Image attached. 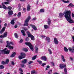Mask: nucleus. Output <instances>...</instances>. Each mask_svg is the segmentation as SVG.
Listing matches in <instances>:
<instances>
[{
	"label": "nucleus",
	"instance_id": "obj_9",
	"mask_svg": "<svg viewBox=\"0 0 74 74\" xmlns=\"http://www.w3.org/2000/svg\"><path fill=\"white\" fill-rule=\"evenodd\" d=\"M54 42L55 44L57 45L59 42L58 41V39H57L56 38H55L54 39Z\"/></svg>",
	"mask_w": 74,
	"mask_h": 74
},
{
	"label": "nucleus",
	"instance_id": "obj_45",
	"mask_svg": "<svg viewBox=\"0 0 74 74\" xmlns=\"http://www.w3.org/2000/svg\"><path fill=\"white\" fill-rule=\"evenodd\" d=\"M45 65H46V63H43L41 65L42 66L44 67Z\"/></svg>",
	"mask_w": 74,
	"mask_h": 74
},
{
	"label": "nucleus",
	"instance_id": "obj_52",
	"mask_svg": "<svg viewBox=\"0 0 74 74\" xmlns=\"http://www.w3.org/2000/svg\"><path fill=\"white\" fill-rule=\"evenodd\" d=\"M12 65H15V63L14 62V61H12Z\"/></svg>",
	"mask_w": 74,
	"mask_h": 74
},
{
	"label": "nucleus",
	"instance_id": "obj_1",
	"mask_svg": "<svg viewBox=\"0 0 74 74\" xmlns=\"http://www.w3.org/2000/svg\"><path fill=\"white\" fill-rule=\"evenodd\" d=\"M64 14V16L69 23H74V21L73 20V19H71V11L70 10L64 12V13L62 12L60 13L59 14V18H62Z\"/></svg>",
	"mask_w": 74,
	"mask_h": 74
},
{
	"label": "nucleus",
	"instance_id": "obj_18",
	"mask_svg": "<svg viewBox=\"0 0 74 74\" xmlns=\"http://www.w3.org/2000/svg\"><path fill=\"white\" fill-rule=\"evenodd\" d=\"M27 60L26 59H25L23 60L22 62V63L23 64H25V63H26V62H27Z\"/></svg>",
	"mask_w": 74,
	"mask_h": 74
},
{
	"label": "nucleus",
	"instance_id": "obj_28",
	"mask_svg": "<svg viewBox=\"0 0 74 74\" xmlns=\"http://www.w3.org/2000/svg\"><path fill=\"white\" fill-rule=\"evenodd\" d=\"M64 50L65 52H68V49L66 47H64Z\"/></svg>",
	"mask_w": 74,
	"mask_h": 74
},
{
	"label": "nucleus",
	"instance_id": "obj_30",
	"mask_svg": "<svg viewBox=\"0 0 74 74\" xmlns=\"http://www.w3.org/2000/svg\"><path fill=\"white\" fill-rule=\"evenodd\" d=\"M62 1H63L64 3H69V1H66L64 0H62Z\"/></svg>",
	"mask_w": 74,
	"mask_h": 74
},
{
	"label": "nucleus",
	"instance_id": "obj_13",
	"mask_svg": "<svg viewBox=\"0 0 74 74\" xmlns=\"http://www.w3.org/2000/svg\"><path fill=\"white\" fill-rule=\"evenodd\" d=\"M45 40L46 41H48V42H51V40H50V38L49 37L47 36Z\"/></svg>",
	"mask_w": 74,
	"mask_h": 74
},
{
	"label": "nucleus",
	"instance_id": "obj_61",
	"mask_svg": "<svg viewBox=\"0 0 74 74\" xmlns=\"http://www.w3.org/2000/svg\"><path fill=\"white\" fill-rule=\"evenodd\" d=\"M41 37H42V38H44L45 37V36H41Z\"/></svg>",
	"mask_w": 74,
	"mask_h": 74
},
{
	"label": "nucleus",
	"instance_id": "obj_16",
	"mask_svg": "<svg viewBox=\"0 0 74 74\" xmlns=\"http://www.w3.org/2000/svg\"><path fill=\"white\" fill-rule=\"evenodd\" d=\"M29 37H31V40H33L34 41L35 40V39L34 38V36L32 35H31V36Z\"/></svg>",
	"mask_w": 74,
	"mask_h": 74
},
{
	"label": "nucleus",
	"instance_id": "obj_15",
	"mask_svg": "<svg viewBox=\"0 0 74 74\" xmlns=\"http://www.w3.org/2000/svg\"><path fill=\"white\" fill-rule=\"evenodd\" d=\"M8 14L9 15H12L13 14V11L12 10H10L8 12Z\"/></svg>",
	"mask_w": 74,
	"mask_h": 74
},
{
	"label": "nucleus",
	"instance_id": "obj_19",
	"mask_svg": "<svg viewBox=\"0 0 74 74\" xmlns=\"http://www.w3.org/2000/svg\"><path fill=\"white\" fill-rule=\"evenodd\" d=\"M21 33H22V34L24 36H26V34H25V32L24 31V30H22L21 31Z\"/></svg>",
	"mask_w": 74,
	"mask_h": 74
},
{
	"label": "nucleus",
	"instance_id": "obj_47",
	"mask_svg": "<svg viewBox=\"0 0 74 74\" xmlns=\"http://www.w3.org/2000/svg\"><path fill=\"white\" fill-rule=\"evenodd\" d=\"M10 45L11 44L12 45H14V43H13V42H10Z\"/></svg>",
	"mask_w": 74,
	"mask_h": 74
},
{
	"label": "nucleus",
	"instance_id": "obj_2",
	"mask_svg": "<svg viewBox=\"0 0 74 74\" xmlns=\"http://www.w3.org/2000/svg\"><path fill=\"white\" fill-rule=\"evenodd\" d=\"M25 44L29 46L30 49L32 50V51H34V47L32 45L31 43L29 42H26L25 43Z\"/></svg>",
	"mask_w": 74,
	"mask_h": 74
},
{
	"label": "nucleus",
	"instance_id": "obj_57",
	"mask_svg": "<svg viewBox=\"0 0 74 74\" xmlns=\"http://www.w3.org/2000/svg\"><path fill=\"white\" fill-rule=\"evenodd\" d=\"M36 19V18H34L32 19V20H33V21H35Z\"/></svg>",
	"mask_w": 74,
	"mask_h": 74
},
{
	"label": "nucleus",
	"instance_id": "obj_60",
	"mask_svg": "<svg viewBox=\"0 0 74 74\" xmlns=\"http://www.w3.org/2000/svg\"><path fill=\"white\" fill-rule=\"evenodd\" d=\"M21 67H24V66H25V64H22L21 65Z\"/></svg>",
	"mask_w": 74,
	"mask_h": 74
},
{
	"label": "nucleus",
	"instance_id": "obj_6",
	"mask_svg": "<svg viewBox=\"0 0 74 74\" xmlns=\"http://www.w3.org/2000/svg\"><path fill=\"white\" fill-rule=\"evenodd\" d=\"M59 67L61 69H62L66 67V65L63 64H60Z\"/></svg>",
	"mask_w": 74,
	"mask_h": 74
},
{
	"label": "nucleus",
	"instance_id": "obj_44",
	"mask_svg": "<svg viewBox=\"0 0 74 74\" xmlns=\"http://www.w3.org/2000/svg\"><path fill=\"white\" fill-rule=\"evenodd\" d=\"M1 64H6L5 63V62H4V61H2Z\"/></svg>",
	"mask_w": 74,
	"mask_h": 74
},
{
	"label": "nucleus",
	"instance_id": "obj_10",
	"mask_svg": "<svg viewBox=\"0 0 74 74\" xmlns=\"http://www.w3.org/2000/svg\"><path fill=\"white\" fill-rule=\"evenodd\" d=\"M31 7V6L30 5H28L27 6V11H29L30 10V8Z\"/></svg>",
	"mask_w": 74,
	"mask_h": 74
},
{
	"label": "nucleus",
	"instance_id": "obj_5",
	"mask_svg": "<svg viewBox=\"0 0 74 74\" xmlns=\"http://www.w3.org/2000/svg\"><path fill=\"white\" fill-rule=\"evenodd\" d=\"M21 56H18V58L20 60L22 59H23V58H25L26 56V54L25 53H21Z\"/></svg>",
	"mask_w": 74,
	"mask_h": 74
},
{
	"label": "nucleus",
	"instance_id": "obj_34",
	"mask_svg": "<svg viewBox=\"0 0 74 74\" xmlns=\"http://www.w3.org/2000/svg\"><path fill=\"white\" fill-rule=\"evenodd\" d=\"M21 16V12H18L17 15V16L18 17H19V16Z\"/></svg>",
	"mask_w": 74,
	"mask_h": 74
},
{
	"label": "nucleus",
	"instance_id": "obj_39",
	"mask_svg": "<svg viewBox=\"0 0 74 74\" xmlns=\"http://www.w3.org/2000/svg\"><path fill=\"white\" fill-rule=\"evenodd\" d=\"M12 8L11 6H8V10H12Z\"/></svg>",
	"mask_w": 74,
	"mask_h": 74
},
{
	"label": "nucleus",
	"instance_id": "obj_51",
	"mask_svg": "<svg viewBox=\"0 0 74 74\" xmlns=\"http://www.w3.org/2000/svg\"><path fill=\"white\" fill-rule=\"evenodd\" d=\"M4 4H9V3L7 2H4Z\"/></svg>",
	"mask_w": 74,
	"mask_h": 74
},
{
	"label": "nucleus",
	"instance_id": "obj_23",
	"mask_svg": "<svg viewBox=\"0 0 74 74\" xmlns=\"http://www.w3.org/2000/svg\"><path fill=\"white\" fill-rule=\"evenodd\" d=\"M27 34L28 35V37H30V36L32 35V34H30V33L28 31H27Z\"/></svg>",
	"mask_w": 74,
	"mask_h": 74
},
{
	"label": "nucleus",
	"instance_id": "obj_11",
	"mask_svg": "<svg viewBox=\"0 0 74 74\" xmlns=\"http://www.w3.org/2000/svg\"><path fill=\"white\" fill-rule=\"evenodd\" d=\"M5 27H3L1 31H0V34H2L5 31Z\"/></svg>",
	"mask_w": 74,
	"mask_h": 74
},
{
	"label": "nucleus",
	"instance_id": "obj_55",
	"mask_svg": "<svg viewBox=\"0 0 74 74\" xmlns=\"http://www.w3.org/2000/svg\"><path fill=\"white\" fill-rule=\"evenodd\" d=\"M23 42V40L22 39H21L19 42L20 43H22V42Z\"/></svg>",
	"mask_w": 74,
	"mask_h": 74
},
{
	"label": "nucleus",
	"instance_id": "obj_7",
	"mask_svg": "<svg viewBox=\"0 0 74 74\" xmlns=\"http://www.w3.org/2000/svg\"><path fill=\"white\" fill-rule=\"evenodd\" d=\"M68 49L69 51H71V52L72 53H73L74 52V46H73L72 47V49L71 47H69L68 48Z\"/></svg>",
	"mask_w": 74,
	"mask_h": 74
},
{
	"label": "nucleus",
	"instance_id": "obj_62",
	"mask_svg": "<svg viewBox=\"0 0 74 74\" xmlns=\"http://www.w3.org/2000/svg\"><path fill=\"white\" fill-rule=\"evenodd\" d=\"M35 53H38V50H35Z\"/></svg>",
	"mask_w": 74,
	"mask_h": 74
},
{
	"label": "nucleus",
	"instance_id": "obj_26",
	"mask_svg": "<svg viewBox=\"0 0 74 74\" xmlns=\"http://www.w3.org/2000/svg\"><path fill=\"white\" fill-rule=\"evenodd\" d=\"M49 52V53L50 55H52V51L50 49H48Z\"/></svg>",
	"mask_w": 74,
	"mask_h": 74
},
{
	"label": "nucleus",
	"instance_id": "obj_25",
	"mask_svg": "<svg viewBox=\"0 0 74 74\" xmlns=\"http://www.w3.org/2000/svg\"><path fill=\"white\" fill-rule=\"evenodd\" d=\"M74 5L73 4V3H71L69 5H68V7H74Z\"/></svg>",
	"mask_w": 74,
	"mask_h": 74
},
{
	"label": "nucleus",
	"instance_id": "obj_56",
	"mask_svg": "<svg viewBox=\"0 0 74 74\" xmlns=\"http://www.w3.org/2000/svg\"><path fill=\"white\" fill-rule=\"evenodd\" d=\"M16 18H13L12 21H16Z\"/></svg>",
	"mask_w": 74,
	"mask_h": 74
},
{
	"label": "nucleus",
	"instance_id": "obj_8",
	"mask_svg": "<svg viewBox=\"0 0 74 74\" xmlns=\"http://www.w3.org/2000/svg\"><path fill=\"white\" fill-rule=\"evenodd\" d=\"M41 59L42 60H44V61H47V57H46L45 56H42V57H41Z\"/></svg>",
	"mask_w": 74,
	"mask_h": 74
},
{
	"label": "nucleus",
	"instance_id": "obj_64",
	"mask_svg": "<svg viewBox=\"0 0 74 74\" xmlns=\"http://www.w3.org/2000/svg\"><path fill=\"white\" fill-rule=\"evenodd\" d=\"M72 17H74V14L73 13L72 14Z\"/></svg>",
	"mask_w": 74,
	"mask_h": 74
},
{
	"label": "nucleus",
	"instance_id": "obj_63",
	"mask_svg": "<svg viewBox=\"0 0 74 74\" xmlns=\"http://www.w3.org/2000/svg\"><path fill=\"white\" fill-rule=\"evenodd\" d=\"M13 16H16V14H14L13 15Z\"/></svg>",
	"mask_w": 74,
	"mask_h": 74
},
{
	"label": "nucleus",
	"instance_id": "obj_41",
	"mask_svg": "<svg viewBox=\"0 0 74 74\" xmlns=\"http://www.w3.org/2000/svg\"><path fill=\"white\" fill-rule=\"evenodd\" d=\"M2 8H3V9H6L7 7H6V6L4 5H3Z\"/></svg>",
	"mask_w": 74,
	"mask_h": 74
},
{
	"label": "nucleus",
	"instance_id": "obj_43",
	"mask_svg": "<svg viewBox=\"0 0 74 74\" xmlns=\"http://www.w3.org/2000/svg\"><path fill=\"white\" fill-rule=\"evenodd\" d=\"M19 70L21 71V73H22V72H23V70L21 68H20L19 69Z\"/></svg>",
	"mask_w": 74,
	"mask_h": 74
},
{
	"label": "nucleus",
	"instance_id": "obj_32",
	"mask_svg": "<svg viewBox=\"0 0 74 74\" xmlns=\"http://www.w3.org/2000/svg\"><path fill=\"white\" fill-rule=\"evenodd\" d=\"M37 58V56H35L32 59V60H35V59H36Z\"/></svg>",
	"mask_w": 74,
	"mask_h": 74
},
{
	"label": "nucleus",
	"instance_id": "obj_53",
	"mask_svg": "<svg viewBox=\"0 0 74 74\" xmlns=\"http://www.w3.org/2000/svg\"><path fill=\"white\" fill-rule=\"evenodd\" d=\"M23 11H24V12H26V9H25V8H24L23 9Z\"/></svg>",
	"mask_w": 74,
	"mask_h": 74
},
{
	"label": "nucleus",
	"instance_id": "obj_40",
	"mask_svg": "<svg viewBox=\"0 0 74 74\" xmlns=\"http://www.w3.org/2000/svg\"><path fill=\"white\" fill-rule=\"evenodd\" d=\"M40 12H44V9H40Z\"/></svg>",
	"mask_w": 74,
	"mask_h": 74
},
{
	"label": "nucleus",
	"instance_id": "obj_24",
	"mask_svg": "<svg viewBox=\"0 0 74 74\" xmlns=\"http://www.w3.org/2000/svg\"><path fill=\"white\" fill-rule=\"evenodd\" d=\"M61 59H62V61H63L64 62H65V59H64V56L63 55L61 56Z\"/></svg>",
	"mask_w": 74,
	"mask_h": 74
},
{
	"label": "nucleus",
	"instance_id": "obj_31",
	"mask_svg": "<svg viewBox=\"0 0 74 74\" xmlns=\"http://www.w3.org/2000/svg\"><path fill=\"white\" fill-rule=\"evenodd\" d=\"M44 27L45 29H48V26L47 25H44Z\"/></svg>",
	"mask_w": 74,
	"mask_h": 74
},
{
	"label": "nucleus",
	"instance_id": "obj_54",
	"mask_svg": "<svg viewBox=\"0 0 74 74\" xmlns=\"http://www.w3.org/2000/svg\"><path fill=\"white\" fill-rule=\"evenodd\" d=\"M7 23H5V24L4 25V26H5V27H5H5H7Z\"/></svg>",
	"mask_w": 74,
	"mask_h": 74
},
{
	"label": "nucleus",
	"instance_id": "obj_3",
	"mask_svg": "<svg viewBox=\"0 0 74 74\" xmlns=\"http://www.w3.org/2000/svg\"><path fill=\"white\" fill-rule=\"evenodd\" d=\"M31 19L30 16H28V17L25 21V23L24 24V26H28V22L30 21V19Z\"/></svg>",
	"mask_w": 74,
	"mask_h": 74
},
{
	"label": "nucleus",
	"instance_id": "obj_21",
	"mask_svg": "<svg viewBox=\"0 0 74 74\" xmlns=\"http://www.w3.org/2000/svg\"><path fill=\"white\" fill-rule=\"evenodd\" d=\"M15 55H16V53L14 52L12 53V54L11 55L10 57H11V58H13V57H14V56H15Z\"/></svg>",
	"mask_w": 74,
	"mask_h": 74
},
{
	"label": "nucleus",
	"instance_id": "obj_50",
	"mask_svg": "<svg viewBox=\"0 0 74 74\" xmlns=\"http://www.w3.org/2000/svg\"><path fill=\"white\" fill-rule=\"evenodd\" d=\"M0 37V38H4V37L3 36H3L2 35H1Z\"/></svg>",
	"mask_w": 74,
	"mask_h": 74
},
{
	"label": "nucleus",
	"instance_id": "obj_17",
	"mask_svg": "<svg viewBox=\"0 0 74 74\" xmlns=\"http://www.w3.org/2000/svg\"><path fill=\"white\" fill-rule=\"evenodd\" d=\"M7 50V48H5V49L3 50H0V54H1V53H3V52H4V51H6Z\"/></svg>",
	"mask_w": 74,
	"mask_h": 74
},
{
	"label": "nucleus",
	"instance_id": "obj_22",
	"mask_svg": "<svg viewBox=\"0 0 74 74\" xmlns=\"http://www.w3.org/2000/svg\"><path fill=\"white\" fill-rule=\"evenodd\" d=\"M7 34H8V33L7 32H5L3 34V37H7Z\"/></svg>",
	"mask_w": 74,
	"mask_h": 74
},
{
	"label": "nucleus",
	"instance_id": "obj_37",
	"mask_svg": "<svg viewBox=\"0 0 74 74\" xmlns=\"http://www.w3.org/2000/svg\"><path fill=\"white\" fill-rule=\"evenodd\" d=\"M4 68V67L3 65H1L0 66V69H3Z\"/></svg>",
	"mask_w": 74,
	"mask_h": 74
},
{
	"label": "nucleus",
	"instance_id": "obj_35",
	"mask_svg": "<svg viewBox=\"0 0 74 74\" xmlns=\"http://www.w3.org/2000/svg\"><path fill=\"white\" fill-rule=\"evenodd\" d=\"M14 36L15 38H18V34H16V33H15L14 34Z\"/></svg>",
	"mask_w": 74,
	"mask_h": 74
},
{
	"label": "nucleus",
	"instance_id": "obj_29",
	"mask_svg": "<svg viewBox=\"0 0 74 74\" xmlns=\"http://www.w3.org/2000/svg\"><path fill=\"white\" fill-rule=\"evenodd\" d=\"M37 62H38L40 64H41L42 63V62L41 61H40V60H37Z\"/></svg>",
	"mask_w": 74,
	"mask_h": 74
},
{
	"label": "nucleus",
	"instance_id": "obj_49",
	"mask_svg": "<svg viewBox=\"0 0 74 74\" xmlns=\"http://www.w3.org/2000/svg\"><path fill=\"white\" fill-rule=\"evenodd\" d=\"M35 50L38 51V48L37 47H36L35 48Z\"/></svg>",
	"mask_w": 74,
	"mask_h": 74
},
{
	"label": "nucleus",
	"instance_id": "obj_59",
	"mask_svg": "<svg viewBox=\"0 0 74 74\" xmlns=\"http://www.w3.org/2000/svg\"><path fill=\"white\" fill-rule=\"evenodd\" d=\"M49 67H50V66H49V65H48L47 66V69H49Z\"/></svg>",
	"mask_w": 74,
	"mask_h": 74
},
{
	"label": "nucleus",
	"instance_id": "obj_46",
	"mask_svg": "<svg viewBox=\"0 0 74 74\" xmlns=\"http://www.w3.org/2000/svg\"><path fill=\"white\" fill-rule=\"evenodd\" d=\"M29 38H28V37L26 38V39H25V41H29Z\"/></svg>",
	"mask_w": 74,
	"mask_h": 74
},
{
	"label": "nucleus",
	"instance_id": "obj_36",
	"mask_svg": "<svg viewBox=\"0 0 74 74\" xmlns=\"http://www.w3.org/2000/svg\"><path fill=\"white\" fill-rule=\"evenodd\" d=\"M64 71L65 74H67V68H65V69H64Z\"/></svg>",
	"mask_w": 74,
	"mask_h": 74
},
{
	"label": "nucleus",
	"instance_id": "obj_58",
	"mask_svg": "<svg viewBox=\"0 0 74 74\" xmlns=\"http://www.w3.org/2000/svg\"><path fill=\"white\" fill-rule=\"evenodd\" d=\"M72 38L73 39V41L74 42V36H73L72 37Z\"/></svg>",
	"mask_w": 74,
	"mask_h": 74
},
{
	"label": "nucleus",
	"instance_id": "obj_20",
	"mask_svg": "<svg viewBox=\"0 0 74 74\" xmlns=\"http://www.w3.org/2000/svg\"><path fill=\"white\" fill-rule=\"evenodd\" d=\"M51 20L50 19V18H48L47 22L48 25H49L51 24Z\"/></svg>",
	"mask_w": 74,
	"mask_h": 74
},
{
	"label": "nucleus",
	"instance_id": "obj_38",
	"mask_svg": "<svg viewBox=\"0 0 74 74\" xmlns=\"http://www.w3.org/2000/svg\"><path fill=\"white\" fill-rule=\"evenodd\" d=\"M23 50L25 52H27L28 51V49L26 48H24Z\"/></svg>",
	"mask_w": 74,
	"mask_h": 74
},
{
	"label": "nucleus",
	"instance_id": "obj_27",
	"mask_svg": "<svg viewBox=\"0 0 74 74\" xmlns=\"http://www.w3.org/2000/svg\"><path fill=\"white\" fill-rule=\"evenodd\" d=\"M10 23L12 24V25H14L15 23V22H14V20H12L11 22Z\"/></svg>",
	"mask_w": 74,
	"mask_h": 74
},
{
	"label": "nucleus",
	"instance_id": "obj_12",
	"mask_svg": "<svg viewBox=\"0 0 74 74\" xmlns=\"http://www.w3.org/2000/svg\"><path fill=\"white\" fill-rule=\"evenodd\" d=\"M30 26H32V28L34 29V30H37V27L34 25H33L32 24H31L30 25Z\"/></svg>",
	"mask_w": 74,
	"mask_h": 74
},
{
	"label": "nucleus",
	"instance_id": "obj_48",
	"mask_svg": "<svg viewBox=\"0 0 74 74\" xmlns=\"http://www.w3.org/2000/svg\"><path fill=\"white\" fill-rule=\"evenodd\" d=\"M32 63H33V61H30L28 62V63H29V64H32Z\"/></svg>",
	"mask_w": 74,
	"mask_h": 74
},
{
	"label": "nucleus",
	"instance_id": "obj_33",
	"mask_svg": "<svg viewBox=\"0 0 74 74\" xmlns=\"http://www.w3.org/2000/svg\"><path fill=\"white\" fill-rule=\"evenodd\" d=\"M8 62H9V59H7L6 60V61L5 62L6 64H8Z\"/></svg>",
	"mask_w": 74,
	"mask_h": 74
},
{
	"label": "nucleus",
	"instance_id": "obj_42",
	"mask_svg": "<svg viewBox=\"0 0 74 74\" xmlns=\"http://www.w3.org/2000/svg\"><path fill=\"white\" fill-rule=\"evenodd\" d=\"M35 73H36V72L35 71H31L32 74H35Z\"/></svg>",
	"mask_w": 74,
	"mask_h": 74
},
{
	"label": "nucleus",
	"instance_id": "obj_14",
	"mask_svg": "<svg viewBox=\"0 0 74 74\" xmlns=\"http://www.w3.org/2000/svg\"><path fill=\"white\" fill-rule=\"evenodd\" d=\"M10 50H7L6 51H4L3 53L4 54H6L8 55V54H9V53H10Z\"/></svg>",
	"mask_w": 74,
	"mask_h": 74
},
{
	"label": "nucleus",
	"instance_id": "obj_4",
	"mask_svg": "<svg viewBox=\"0 0 74 74\" xmlns=\"http://www.w3.org/2000/svg\"><path fill=\"white\" fill-rule=\"evenodd\" d=\"M6 42L7 44V45L6 46V48L8 47V48L10 49H13L14 47L11 46V45H10V41H7Z\"/></svg>",
	"mask_w": 74,
	"mask_h": 74
}]
</instances>
